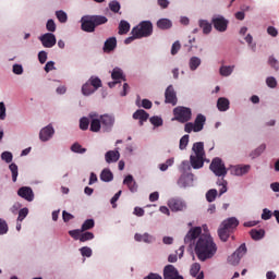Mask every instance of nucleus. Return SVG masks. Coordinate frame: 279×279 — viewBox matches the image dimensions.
I'll use <instances>...</instances> for the list:
<instances>
[{
    "mask_svg": "<svg viewBox=\"0 0 279 279\" xmlns=\"http://www.w3.org/2000/svg\"><path fill=\"white\" fill-rule=\"evenodd\" d=\"M111 78L117 82L118 80H122L123 82H125V75L123 74V70H121L120 68H114L111 72Z\"/></svg>",
    "mask_w": 279,
    "mask_h": 279,
    "instance_id": "obj_30",
    "label": "nucleus"
},
{
    "mask_svg": "<svg viewBox=\"0 0 279 279\" xmlns=\"http://www.w3.org/2000/svg\"><path fill=\"white\" fill-rule=\"evenodd\" d=\"M172 23L169 19H160L158 22H157V27L159 29H171L172 27Z\"/></svg>",
    "mask_w": 279,
    "mask_h": 279,
    "instance_id": "obj_34",
    "label": "nucleus"
},
{
    "mask_svg": "<svg viewBox=\"0 0 279 279\" xmlns=\"http://www.w3.org/2000/svg\"><path fill=\"white\" fill-rule=\"evenodd\" d=\"M163 279H184L173 265H167L163 268Z\"/></svg>",
    "mask_w": 279,
    "mask_h": 279,
    "instance_id": "obj_7",
    "label": "nucleus"
},
{
    "mask_svg": "<svg viewBox=\"0 0 279 279\" xmlns=\"http://www.w3.org/2000/svg\"><path fill=\"white\" fill-rule=\"evenodd\" d=\"M109 10H111V12H114V14L119 13V10H121V3H119V1L113 0L109 3Z\"/></svg>",
    "mask_w": 279,
    "mask_h": 279,
    "instance_id": "obj_45",
    "label": "nucleus"
},
{
    "mask_svg": "<svg viewBox=\"0 0 279 279\" xmlns=\"http://www.w3.org/2000/svg\"><path fill=\"white\" fill-rule=\"evenodd\" d=\"M9 169L12 173V181L16 182V178H19V166H16V163H11Z\"/></svg>",
    "mask_w": 279,
    "mask_h": 279,
    "instance_id": "obj_42",
    "label": "nucleus"
},
{
    "mask_svg": "<svg viewBox=\"0 0 279 279\" xmlns=\"http://www.w3.org/2000/svg\"><path fill=\"white\" fill-rule=\"evenodd\" d=\"M2 160H5L8 163L12 162V153L4 151L1 154Z\"/></svg>",
    "mask_w": 279,
    "mask_h": 279,
    "instance_id": "obj_60",
    "label": "nucleus"
},
{
    "mask_svg": "<svg viewBox=\"0 0 279 279\" xmlns=\"http://www.w3.org/2000/svg\"><path fill=\"white\" fill-rule=\"evenodd\" d=\"M233 233H234L233 231L222 227L221 225L218 229V236L220 241H222V243H227L228 239H230V236H232Z\"/></svg>",
    "mask_w": 279,
    "mask_h": 279,
    "instance_id": "obj_21",
    "label": "nucleus"
},
{
    "mask_svg": "<svg viewBox=\"0 0 279 279\" xmlns=\"http://www.w3.org/2000/svg\"><path fill=\"white\" fill-rule=\"evenodd\" d=\"M251 236H252L253 241H260V239H263V236H265V230L253 229V230H251Z\"/></svg>",
    "mask_w": 279,
    "mask_h": 279,
    "instance_id": "obj_35",
    "label": "nucleus"
},
{
    "mask_svg": "<svg viewBox=\"0 0 279 279\" xmlns=\"http://www.w3.org/2000/svg\"><path fill=\"white\" fill-rule=\"evenodd\" d=\"M82 256H86V258H90L93 256V250L88 246H83L80 248Z\"/></svg>",
    "mask_w": 279,
    "mask_h": 279,
    "instance_id": "obj_51",
    "label": "nucleus"
},
{
    "mask_svg": "<svg viewBox=\"0 0 279 279\" xmlns=\"http://www.w3.org/2000/svg\"><path fill=\"white\" fill-rule=\"evenodd\" d=\"M211 23L215 27V29H217V32H226L228 29V20H226V17L218 15L216 17H213Z\"/></svg>",
    "mask_w": 279,
    "mask_h": 279,
    "instance_id": "obj_11",
    "label": "nucleus"
},
{
    "mask_svg": "<svg viewBox=\"0 0 279 279\" xmlns=\"http://www.w3.org/2000/svg\"><path fill=\"white\" fill-rule=\"evenodd\" d=\"M247 254V246L245 243L241 244L233 254L228 257V264L236 266L241 263V258Z\"/></svg>",
    "mask_w": 279,
    "mask_h": 279,
    "instance_id": "obj_6",
    "label": "nucleus"
},
{
    "mask_svg": "<svg viewBox=\"0 0 279 279\" xmlns=\"http://www.w3.org/2000/svg\"><path fill=\"white\" fill-rule=\"evenodd\" d=\"M123 184L128 186L131 193H136L138 191V185L136 184V181H134V177H132L131 174L125 177V179L123 180Z\"/></svg>",
    "mask_w": 279,
    "mask_h": 279,
    "instance_id": "obj_22",
    "label": "nucleus"
},
{
    "mask_svg": "<svg viewBox=\"0 0 279 279\" xmlns=\"http://www.w3.org/2000/svg\"><path fill=\"white\" fill-rule=\"evenodd\" d=\"M39 40L46 49H51V47H56V35L52 33H46L39 37Z\"/></svg>",
    "mask_w": 279,
    "mask_h": 279,
    "instance_id": "obj_9",
    "label": "nucleus"
},
{
    "mask_svg": "<svg viewBox=\"0 0 279 279\" xmlns=\"http://www.w3.org/2000/svg\"><path fill=\"white\" fill-rule=\"evenodd\" d=\"M27 215H29V209L27 207L20 209L17 221H24Z\"/></svg>",
    "mask_w": 279,
    "mask_h": 279,
    "instance_id": "obj_50",
    "label": "nucleus"
},
{
    "mask_svg": "<svg viewBox=\"0 0 279 279\" xmlns=\"http://www.w3.org/2000/svg\"><path fill=\"white\" fill-rule=\"evenodd\" d=\"M262 219H264V221H268V219H271V210L267 208L263 209Z\"/></svg>",
    "mask_w": 279,
    "mask_h": 279,
    "instance_id": "obj_61",
    "label": "nucleus"
},
{
    "mask_svg": "<svg viewBox=\"0 0 279 279\" xmlns=\"http://www.w3.org/2000/svg\"><path fill=\"white\" fill-rule=\"evenodd\" d=\"M193 178L194 174L191 172H183L182 175L179 179V184H181V186H191V184H193Z\"/></svg>",
    "mask_w": 279,
    "mask_h": 279,
    "instance_id": "obj_20",
    "label": "nucleus"
},
{
    "mask_svg": "<svg viewBox=\"0 0 279 279\" xmlns=\"http://www.w3.org/2000/svg\"><path fill=\"white\" fill-rule=\"evenodd\" d=\"M194 132H202L206 125V116L198 113L194 120Z\"/></svg>",
    "mask_w": 279,
    "mask_h": 279,
    "instance_id": "obj_18",
    "label": "nucleus"
},
{
    "mask_svg": "<svg viewBox=\"0 0 279 279\" xmlns=\"http://www.w3.org/2000/svg\"><path fill=\"white\" fill-rule=\"evenodd\" d=\"M88 125H90V120H88V118H82L80 120V128L83 131L88 130Z\"/></svg>",
    "mask_w": 279,
    "mask_h": 279,
    "instance_id": "obj_54",
    "label": "nucleus"
},
{
    "mask_svg": "<svg viewBox=\"0 0 279 279\" xmlns=\"http://www.w3.org/2000/svg\"><path fill=\"white\" fill-rule=\"evenodd\" d=\"M8 222L4 219L0 218V235L8 234Z\"/></svg>",
    "mask_w": 279,
    "mask_h": 279,
    "instance_id": "obj_52",
    "label": "nucleus"
},
{
    "mask_svg": "<svg viewBox=\"0 0 279 279\" xmlns=\"http://www.w3.org/2000/svg\"><path fill=\"white\" fill-rule=\"evenodd\" d=\"M192 150L194 151V156H206L204 151V142H196L194 143Z\"/></svg>",
    "mask_w": 279,
    "mask_h": 279,
    "instance_id": "obj_28",
    "label": "nucleus"
},
{
    "mask_svg": "<svg viewBox=\"0 0 279 279\" xmlns=\"http://www.w3.org/2000/svg\"><path fill=\"white\" fill-rule=\"evenodd\" d=\"M180 49H182V45L180 44V41H174L172 44L171 47V56H177L178 51H180Z\"/></svg>",
    "mask_w": 279,
    "mask_h": 279,
    "instance_id": "obj_55",
    "label": "nucleus"
},
{
    "mask_svg": "<svg viewBox=\"0 0 279 279\" xmlns=\"http://www.w3.org/2000/svg\"><path fill=\"white\" fill-rule=\"evenodd\" d=\"M131 34L135 38H147L154 34V25L149 21H143L132 28Z\"/></svg>",
    "mask_w": 279,
    "mask_h": 279,
    "instance_id": "obj_3",
    "label": "nucleus"
},
{
    "mask_svg": "<svg viewBox=\"0 0 279 279\" xmlns=\"http://www.w3.org/2000/svg\"><path fill=\"white\" fill-rule=\"evenodd\" d=\"M82 93L88 97V95H93V93H95V88L87 82L82 86Z\"/></svg>",
    "mask_w": 279,
    "mask_h": 279,
    "instance_id": "obj_39",
    "label": "nucleus"
},
{
    "mask_svg": "<svg viewBox=\"0 0 279 279\" xmlns=\"http://www.w3.org/2000/svg\"><path fill=\"white\" fill-rule=\"evenodd\" d=\"M133 119L140 121V125H143V123L149 119V113L143 109H138L133 113Z\"/></svg>",
    "mask_w": 279,
    "mask_h": 279,
    "instance_id": "obj_25",
    "label": "nucleus"
},
{
    "mask_svg": "<svg viewBox=\"0 0 279 279\" xmlns=\"http://www.w3.org/2000/svg\"><path fill=\"white\" fill-rule=\"evenodd\" d=\"M168 206L172 213H180L186 210V203L180 198H171L168 201Z\"/></svg>",
    "mask_w": 279,
    "mask_h": 279,
    "instance_id": "obj_10",
    "label": "nucleus"
},
{
    "mask_svg": "<svg viewBox=\"0 0 279 279\" xmlns=\"http://www.w3.org/2000/svg\"><path fill=\"white\" fill-rule=\"evenodd\" d=\"M184 132H186L187 134H191V132H195V124H193V122H185Z\"/></svg>",
    "mask_w": 279,
    "mask_h": 279,
    "instance_id": "obj_58",
    "label": "nucleus"
},
{
    "mask_svg": "<svg viewBox=\"0 0 279 279\" xmlns=\"http://www.w3.org/2000/svg\"><path fill=\"white\" fill-rule=\"evenodd\" d=\"M17 195L23 199H26V202H34V191L32 190V187H28V186L20 187L17 191Z\"/></svg>",
    "mask_w": 279,
    "mask_h": 279,
    "instance_id": "obj_14",
    "label": "nucleus"
},
{
    "mask_svg": "<svg viewBox=\"0 0 279 279\" xmlns=\"http://www.w3.org/2000/svg\"><path fill=\"white\" fill-rule=\"evenodd\" d=\"M209 169L218 178H226V175H228V169L226 168V163H223V160H221V158L219 157L213 159Z\"/></svg>",
    "mask_w": 279,
    "mask_h": 279,
    "instance_id": "obj_5",
    "label": "nucleus"
},
{
    "mask_svg": "<svg viewBox=\"0 0 279 279\" xmlns=\"http://www.w3.org/2000/svg\"><path fill=\"white\" fill-rule=\"evenodd\" d=\"M220 226H222V228H226L227 230H230L231 232H234L236 228H239V219H236L235 217L225 219Z\"/></svg>",
    "mask_w": 279,
    "mask_h": 279,
    "instance_id": "obj_16",
    "label": "nucleus"
},
{
    "mask_svg": "<svg viewBox=\"0 0 279 279\" xmlns=\"http://www.w3.org/2000/svg\"><path fill=\"white\" fill-rule=\"evenodd\" d=\"M117 49V37H110L105 41L104 51L109 53V51H114Z\"/></svg>",
    "mask_w": 279,
    "mask_h": 279,
    "instance_id": "obj_26",
    "label": "nucleus"
},
{
    "mask_svg": "<svg viewBox=\"0 0 279 279\" xmlns=\"http://www.w3.org/2000/svg\"><path fill=\"white\" fill-rule=\"evenodd\" d=\"M266 84L267 86H269V88H276V86H278V82L276 81V77L270 76L266 80Z\"/></svg>",
    "mask_w": 279,
    "mask_h": 279,
    "instance_id": "obj_57",
    "label": "nucleus"
},
{
    "mask_svg": "<svg viewBox=\"0 0 279 279\" xmlns=\"http://www.w3.org/2000/svg\"><path fill=\"white\" fill-rule=\"evenodd\" d=\"M202 64V59L198 57H192L190 59V69L191 71H197V68Z\"/></svg>",
    "mask_w": 279,
    "mask_h": 279,
    "instance_id": "obj_37",
    "label": "nucleus"
},
{
    "mask_svg": "<svg viewBox=\"0 0 279 279\" xmlns=\"http://www.w3.org/2000/svg\"><path fill=\"white\" fill-rule=\"evenodd\" d=\"M46 29L48 32H56V22L53 20H48L46 24Z\"/></svg>",
    "mask_w": 279,
    "mask_h": 279,
    "instance_id": "obj_59",
    "label": "nucleus"
},
{
    "mask_svg": "<svg viewBox=\"0 0 279 279\" xmlns=\"http://www.w3.org/2000/svg\"><path fill=\"white\" fill-rule=\"evenodd\" d=\"M100 180L102 182H112V180H114V174H112V171H110V169L106 168L100 173Z\"/></svg>",
    "mask_w": 279,
    "mask_h": 279,
    "instance_id": "obj_29",
    "label": "nucleus"
},
{
    "mask_svg": "<svg viewBox=\"0 0 279 279\" xmlns=\"http://www.w3.org/2000/svg\"><path fill=\"white\" fill-rule=\"evenodd\" d=\"M194 250L198 260L204 263L217 254V244L213 241V236L201 235Z\"/></svg>",
    "mask_w": 279,
    "mask_h": 279,
    "instance_id": "obj_1",
    "label": "nucleus"
},
{
    "mask_svg": "<svg viewBox=\"0 0 279 279\" xmlns=\"http://www.w3.org/2000/svg\"><path fill=\"white\" fill-rule=\"evenodd\" d=\"M95 239V234L90 231L82 232L80 241L81 243H86V241H93Z\"/></svg>",
    "mask_w": 279,
    "mask_h": 279,
    "instance_id": "obj_36",
    "label": "nucleus"
},
{
    "mask_svg": "<svg viewBox=\"0 0 279 279\" xmlns=\"http://www.w3.org/2000/svg\"><path fill=\"white\" fill-rule=\"evenodd\" d=\"M202 269V266L197 263L193 264L191 269H190V274L193 278H197V276L199 275V270Z\"/></svg>",
    "mask_w": 279,
    "mask_h": 279,
    "instance_id": "obj_43",
    "label": "nucleus"
},
{
    "mask_svg": "<svg viewBox=\"0 0 279 279\" xmlns=\"http://www.w3.org/2000/svg\"><path fill=\"white\" fill-rule=\"evenodd\" d=\"M119 158H121L119 150H109L105 154V160L108 165H111V162H118Z\"/></svg>",
    "mask_w": 279,
    "mask_h": 279,
    "instance_id": "obj_23",
    "label": "nucleus"
},
{
    "mask_svg": "<svg viewBox=\"0 0 279 279\" xmlns=\"http://www.w3.org/2000/svg\"><path fill=\"white\" fill-rule=\"evenodd\" d=\"M88 84L92 85V88H94V90L101 88V80L99 77L92 76L88 81Z\"/></svg>",
    "mask_w": 279,
    "mask_h": 279,
    "instance_id": "obj_41",
    "label": "nucleus"
},
{
    "mask_svg": "<svg viewBox=\"0 0 279 279\" xmlns=\"http://www.w3.org/2000/svg\"><path fill=\"white\" fill-rule=\"evenodd\" d=\"M217 108L220 112H227V110H230V100L228 98H219L217 101Z\"/></svg>",
    "mask_w": 279,
    "mask_h": 279,
    "instance_id": "obj_27",
    "label": "nucleus"
},
{
    "mask_svg": "<svg viewBox=\"0 0 279 279\" xmlns=\"http://www.w3.org/2000/svg\"><path fill=\"white\" fill-rule=\"evenodd\" d=\"M250 165H245V166H236L233 168V173L234 175H245V173L250 172Z\"/></svg>",
    "mask_w": 279,
    "mask_h": 279,
    "instance_id": "obj_32",
    "label": "nucleus"
},
{
    "mask_svg": "<svg viewBox=\"0 0 279 279\" xmlns=\"http://www.w3.org/2000/svg\"><path fill=\"white\" fill-rule=\"evenodd\" d=\"M128 32H130V23L125 20L120 21L118 34L123 36L128 34Z\"/></svg>",
    "mask_w": 279,
    "mask_h": 279,
    "instance_id": "obj_33",
    "label": "nucleus"
},
{
    "mask_svg": "<svg viewBox=\"0 0 279 279\" xmlns=\"http://www.w3.org/2000/svg\"><path fill=\"white\" fill-rule=\"evenodd\" d=\"M198 25L201 27V29H203V34H210V32H213V24H210L208 21L206 20H201L198 22Z\"/></svg>",
    "mask_w": 279,
    "mask_h": 279,
    "instance_id": "obj_31",
    "label": "nucleus"
},
{
    "mask_svg": "<svg viewBox=\"0 0 279 279\" xmlns=\"http://www.w3.org/2000/svg\"><path fill=\"white\" fill-rule=\"evenodd\" d=\"M187 145H189V135H183L180 140L179 148L186 149Z\"/></svg>",
    "mask_w": 279,
    "mask_h": 279,
    "instance_id": "obj_56",
    "label": "nucleus"
},
{
    "mask_svg": "<svg viewBox=\"0 0 279 279\" xmlns=\"http://www.w3.org/2000/svg\"><path fill=\"white\" fill-rule=\"evenodd\" d=\"M38 60L40 64H45V62H47V52L45 50L38 53Z\"/></svg>",
    "mask_w": 279,
    "mask_h": 279,
    "instance_id": "obj_62",
    "label": "nucleus"
},
{
    "mask_svg": "<svg viewBox=\"0 0 279 279\" xmlns=\"http://www.w3.org/2000/svg\"><path fill=\"white\" fill-rule=\"evenodd\" d=\"M265 149H267V146L265 144H262L251 154L252 158H258V156H260V154H263Z\"/></svg>",
    "mask_w": 279,
    "mask_h": 279,
    "instance_id": "obj_47",
    "label": "nucleus"
},
{
    "mask_svg": "<svg viewBox=\"0 0 279 279\" xmlns=\"http://www.w3.org/2000/svg\"><path fill=\"white\" fill-rule=\"evenodd\" d=\"M151 125H154L155 128H160L162 125V118L158 117V116H154L149 119Z\"/></svg>",
    "mask_w": 279,
    "mask_h": 279,
    "instance_id": "obj_49",
    "label": "nucleus"
},
{
    "mask_svg": "<svg viewBox=\"0 0 279 279\" xmlns=\"http://www.w3.org/2000/svg\"><path fill=\"white\" fill-rule=\"evenodd\" d=\"M134 239L138 243H154L156 241V239L149 233H144V234L135 233Z\"/></svg>",
    "mask_w": 279,
    "mask_h": 279,
    "instance_id": "obj_24",
    "label": "nucleus"
},
{
    "mask_svg": "<svg viewBox=\"0 0 279 279\" xmlns=\"http://www.w3.org/2000/svg\"><path fill=\"white\" fill-rule=\"evenodd\" d=\"M193 119V111L189 107L179 106L173 109L172 121L178 123H189Z\"/></svg>",
    "mask_w": 279,
    "mask_h": 279,
    "instance_id": "obj_4",
    "label": "nucleus"
},
{
    "mask_svg": "<svg viewBox=\"0 0 279 279\" xmlns=\"http://www.w3.org/2000/svg\"><path fill=\"white\" fill-rule=\"evenodd\" d=\"M232 71H234V66H228V65H222L220 68V75H222V77H228L230 75H232Z\"/></svg>",
    "mask_w": 279,
    "mask_h": 279,
    "instance_id": "obj_38",
    "label": "nucleus"
},
{
    "mask_svg": "<svg viewBox=\"0 0 279 279\" xmlns=\"http://www.w3.org/2000/svg\"><path fill=\"white\" fill-rule=\"evenodd\" d=\"M56 16H57V19H58V21L60 22V23H66V21H68V16H66V13L64 12V11H57L56 12Z\"/></svg>",
    "mask_w": 279,
    "mask_h": 279,
    "instance_id": "obj_53",
    "label": "nucleus"
},
{
    "mask_svg": "<svg viewBox=\"0 0 279 279\" xmlns=\"http://www.w3.org/2000/svg\"><path fill=\"white\" fill-rule=\"evenodd\" d=\"M206 199H207V202H209V203L215 202V199H217V190H215V189L209 190V191L206 193Z\"/></svg>",
    "mask_w": 279,
    "mask_h": 279,
    "instance_id": "obj_46",
    "label": "nucleus"
},
{
    "mask_svg": "<svg viewBox=\"0 0 279 279\" xmlns=\"http://www.w3.org/2000/svg\"><path fill=\"white\" fill-rule=\"evenodd\" d=\"M95 228V220L87 219L84 221V223L81 227V231L86 232V230H93Z\"/></svg>",
    "mask_w": 279,
    "mask_h": 279,
    "instance_id": "obj_40",
    "label": "nucleus"
},
{
    "mask_svg": "<svg viewBox=\"0 0 279 279\" xmlns=\"http://www.w3.org/2000/svg\"><path fill=\"white\" fill-rule=\"evenodd\" d=\"M106 23H108V17L104 15H84L81 19V29L93 34L99 25H106Z\"/></svg>",
    "mask_w": 279,
    "mask_h": 279,
    "instance_id": "obj_2",
    "label": "nucleus"
},
{
    "mask_svg": "<svg viewBox=\"0 0 279 279\" xmlns=\"http://www.w3.org/2000/svg\"><path fill=\"white\" fill-rule=\"evenodd\" d=\"M82 229H75V230H70L69 234L74 239V241H80L82 238Z\"/></svg>",
    "mask_w": 279,
    "mask_h": 279,
    "instance_id": "obj_48",
    "label": "nucleus"
},
{
    "mask_svg": "<svg viewBox=\"0 0 279 279\" xmlns=\"http://www.w3.org/2000/svg\"><path fill=\"white\" fill-rule=\"evenodd\" d=\"M98 114L97 113H89V119H92L90 121V132H99V130H101V118L98 119Z\"/></svg>",
    "mask_w": 279,
    "mask_h": 279,
    "instance_id": "obj_17",
    "label": "nucleus"
},
{
    "mask_svg": "<svg viewBox=\"0 0 279 279\" xmlns=\"http://www.w3.org/2000/svg\"><path fill=\"white\" fill-rule=\"evenodd\" d=\"M190 163H191V167H193L194 169H202V167H204V156L191 155Z\"/></svg>",
    "mask_w": 279,
    "mask_h": 279,
    "instance_id": "obj_19",
    "label": "nucleus"
},
{
    "mask_svg": "<svg viewBox=\"0 0 279 279\" xmlns=\"http://www.w3.org/2000/svg\"><path fill=\"white\" fill-rule=\"evenodd\" d=\"M144 279H162V276L158 274L150 272L148 276H146Z\"/></svg>",
    "mask_w": 279,
    "mask_h": 279,
    "instance_id": "obj_64",
    "label": "nucleus"
},
{
    "mask_svg": "<svg viewBox=\"0 0 279 279\" xmlns=\"http://www.w3.org/2000/svg\"><path fill=\"white\" fill-rule=\"evenodd\" d=\"M13 73L15 75H23V65L21 64H14L13 65Z\"/></svg>",
    "mask_w": 279,
    "mask_h": 279,
    "instance_id": "obj_63",
    "label": "nucleus"
},
{
    "mask_svg": "<svg viewBox=\"0 0 279 279\" xmlns=\"http://www.w3.org/2000/svg\"><path fill=\"white\" fill-rule=\"evenodd\" d=\"M53 134H56V131L53 130V125L48 124L46 128L40 130L39 138L40 141L46 143V141H49V138H51Z\"/></svg>",
    "mask_w": 279,
    "mask_h": 279,
    "instance_id": "obj_15",
    "label": "nucleus"
},
{
    "mask_svg": "<svg viewBox=\"0 0 279 279\" xmlns=\"http://www.w3.org/2000/svg\"><path fill=\"white\" fill-rule=\"evenodd\" d=\"M71 151H74V154H86V148H83L80 143H74L71 146Z\"/></svg>",
    "mask_w": 279,
    "mask_h": 279,
    "instance_id": "obj_44",
    "label": "nucleus"
},
{
    "mask_svg": "<svg viewBox=\"0 0 279 279\" xmlns=\"http://www.w3.org/2000/svg\"><path fill=\"white\" fill-rule=\"evenodd\" d=\"M100 124L104 132H110L114 125V117L110 114L100 116Z\"/></svg>",
    "mask_w": 279,
    "mask_h": 279,
    "instance_id": "obj_12",
    "label": "nucleus"
},
{
    "mask_svg": "<svg viewBox=\"0 0 279 279\" xmlns=\"http://www.w3.org/2000/svg\"><path fill=\"white\" fill-rule=\"evenodd\" d=\"M165 104L178 106V94L175 93L173 85H169L165 92Z\"/></svg>",
    "mask_w": 279,
    "mask_h": 279,
    "instance_id": "obj_8",
    "label": "nucleus"
},
{
    "mask_svg": "<svg viewBox=\"0 0 279 279\" xmlns=\"http://www.w3.org/2000/svg\"><path fill=\"white\" fill-rule=\"evenodd\" d=\"M202 234V227L192 228L184 238V243L193 245L195 240Z\"/></svg>",
    "mask_w": 279,
    "mask_h": 279,
    "instance_id": "obj_13",
    "label": "nucleus"
}]
</instances>
